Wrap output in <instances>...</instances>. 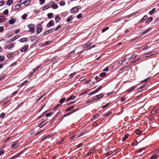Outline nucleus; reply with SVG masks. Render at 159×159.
Masks as SVG:
<instances>
[{"label":"nucleus","instance_id":"1","mask_svg":"<svg viewBox=\"0 0 159 159\" xmlns=\"http://www.w3.org/2000/svg\"><path fill=\"white\" fill-rule=\"evenodd\" d=\"M157 53L156 52H152L143 55V57H146L153 56Z\"/></svg>","mask_w":159,"mask_h":159},{"label":"nucleus","instance_id":"2","mask_svg":"<svg viewBox=\"0 0 159 159\" xmlns=\"http://www.w3.org/2000/svg\"><path fill=\"white\" fill-rule=\"evenodd\" d=\"M81 7L80 6H77L75 7L70 10L71 13L76 12L78 11V10Z\"/></svg>","mask_w":159,"mask_h":159},{"label":"nucleus","instance_id":"3","mask_svg":"<svg viewBox=\"0 0 159 159\" xmlns=\"http://www.w3.org/2000/svg\"><path fill=\"white\" fill-rule=\"evenodd\" d=\"M54 21L53 20H50L48 23L47 24V28H49L51 27L52 26H53L54 25Z\"/></svg>","mask_w":159,"mask_h":159},{"label":"nucleus","instance_id":"4","mask_svg":"<svg viewBox=\"0 0 159 159\" xmlns=\"http://www.w3.org/2000/svg\"><path fill=\"white\" fill-rule=\"evenodd\" d=\"M148 16L147 15L144 16L142 18L139 20V23L140 24H141L144 22L145 20L147 19Z\"/></svg>","mask_w":159,"mask_h":159},{"label":"nucleus","instance_id":"5","mask_svg":"<svg viewBox=\"0 0 159 159\" xmlns=\"http://www.w3.org/2000/svg\"><path fill=\"white\" fill-rule=\"evenodd\" d=\"M61 114V112H58L56 114V115L51 120V122L52 123H53V122H54V120H55L57 117L59 115Z\"/></svg>","mask_w":159,"mask_h":159},{"label":"nucleus","instance_id":"6","mask_svg":"<svg viewBox=\"0 0 159 159\" xmlns=\"http://www.w3.org/2000/svg\"><path fill=\"white\" fill-rule=\"evenodd\" d=\"M54 29V28H53L52 29H51L49 30H46L45 32H44L43 34V35H45L47 34H48L51 33L52 31V30Z\"/></svg>","mask_w":159,"mask_h":159},{"label":"nucleus","instance_id":"7","mask_svg":"<svg viewBox=\"0 0 159 159\" xmlns=\"http://www.w3.org/2000/svg\"><path fill=\"white\" fill-rule=\"evenodd\" d=\"M28 45H26L23 47L22 49H21L20 51L21 52H25L28 49Z\"/></svg>","mask_w":159,"mask_h":159},{"label":"nucleus","instance_id":"8","mask_svg":"<svg viewBox=\"0 0 159 159\" xmlns=\"http://www.w3.org/2000/svg\"><path fill=\"white\" fill-rule=\"evenodd\" d=\"M61 19V18L58 15H57L55 18V21L57 23L59 22L60 21Z\"/></svg>","mask_w":159,"mask_h":159},{"label":"nucleus","instance_id":"9","mask_svg":"<svg viewBox=\"0 0 159 159\" xmlns=\"http://www.w3.org/2000/svg\"><path fill=\"white\" fill-rule=\"evenodd\" d=\"M16 22L15 19L11 18L8 21V22L10 24H13Z\"/></svg>","mask_w":159,"mask_h":159},{"label":"nucleus","instance_id":"10","mask_svg":"<svg viewBox=\"0 0 159 159\" xmlns=\"http://www.w3.org/2000/svg\"><path fill=\"white\" fill-rule=\"evenodd\" d=\"M73 16H70L69 17L67 18L66 20V21L67 22H69L70 21H71L73 19Z\"/></svg>","mask_w":159,"mask_h":159},{"label":"nucleus","instance_id":"11","mask_svg":"<svg viewBox=\"0 0 159 159\" xmlns=\"http://www.w3.org/2000/svg\"><path fill=\"white\" fill-rule=\"evenodd\" d=\"M151 30V29L148 28L147 29L144 30L143 31V32L142 33V34H146V33H148L149 31H150Z\"/></svg>","mask_w":159,"mask_h":159},{"label":"nucleus","instance_id":"12","mask_svg":"<svg viewBox=\"0 0 159 159\" xmlns=\"http://www.w3.org/2000/svg\"><path fill=\"white\" fill-rule=\"evenodd\" d=\"M75 97L74 95H72L67 98L66 100V101L68 102L70 100H74L75 98Z\"/></svg>","mask_w":159,"mask_h":159},{"label":"nucleus","instance_id":"13","mask_svg":"<svg viewBox=\"0 0 159 159\" xmlns=\"http://www.w3.org/2000/svg\"><path fill=\"white\" fill-rule=\"evenodd\" d=\"M30 2H31V1L30 0H26V1L25 2L24 4V5L25 6H27L30 5Z\"/></svg>","mask_w":159,"mask_h":159},{"label":"nucleus","instance_id":"14","mask_svg":"<svg viewBox=\"0 0 159 159\" xmlns=\"http://www.w3.org/2000/svg\"><path fill=\"white\" fill-rule=\"evenodd\" d=\"M99 116V115L98 114H96L93 116L91 119L92 120H95Z\"/></svg>","mask_w":159,"mask_h":159},{"label":"nucleus","instance_id":"15","mask_svg":"<svg viewBox=\"0 0 159 159\" xmlns=\"http://www.w3.org/2000/svg\"><path fill=\"white\" fill-rule=\"evenodd\" d=\"M129 136V134H126L125 136L124 137L122 140V142H124L125 141L126 139L128 138Z\"/></svg>","mask_w":159,"mask_h":159},{"label":"nucleus","instance_id":"16","mask_svg":"<svg viewBox=\"0 0 159 159\" xmlns=\"http://www.w3.org/2000/svg\"><path fill=\"white\" fill-rule=\"evenodd\" d=\"M42 27H40L38 28L37 29V34H39L42 30Z\"/></svg>","mask_w":159,"mask_h":159},{"label":"nucleus","instance_id":"17","mask_svg":"<svg viewBox=\"0 0 159 159\" xmlns=\"http://www.w3.org/2000/svg\"><path fill=\"white\" fill-rule=\"evenodd\" d=\"M156 9L155 8H153L150 11V12L149 13V14L150 15H152V14H153L156 11Z\"/></svg>","mask_w":159,"mask_h":159},{"label":"nucleus","instance_id":"18","mask_svg":"<svg viewBox=\"0 0 159 159\" xmlns=\"http://www.w3.org/2000/svg\"><path fill=\"white\" fill-rule=\"evenodd\" d=\"M53 14L52 13H50L47 14V16L49 19H51L52 18Z\"/></svg>","mask_w":159,"mask_h":159},{"label":"nucleus","instance_id":"19","mask_svg":"<svg viewBox=\"0 0 159 159\" xmlns=\"http://www.w3.org/2000/svg\"><path fill=\"white\" fill-rule=\"evenodd\" d=\"M13 0H8L7 2V5H10L13 3Z\"/></svg>","mask_w":159,"mask_h":159},{"label":"nucleus","instance_id":"20","mask_svg":"<svg viewBox=\"0 0 159 159\" xmlns=\"http://www.w3.org/2000/svg\"><path fill=\"white\" fill-rule=\"evenodd\" d=\"M27 26L28 28L30 29L34 28L35 25L34 24H31L28 25Z\"/></svg>","mask_w":159,"mask_h":159},{"label":"nucleus","instance_id":"21","mask_svg":"<svg viewBox=\"0 0 159 159\" xmlns=\"http://www.w3.org/2000/svg\"><path fill=\"white\" fill-rule=\"evenodd\" d=\"M152 19L153 18L152 17H150L146 21L145 23H147V24H148L152 20Z\"/></svg>","mask_w":159,"mask_h":159},{"label":"nucleus","instance_id":"22","mask_svg":"<svg viewBox=\"0 0 159 159\" xmlns=\"http://www.w3.org/2000/svg\"><path fill=\"white\" fill-rule=\"evenodd\" d=\"M147 85V83H146L143 84V85L141 86L140 87V88L139 89H148V87H149L148 86L147 88L145 87V86H146Z\"/></svg>","mask_w":159,"mask_h":159},{"label":"nucleus","instance_id":"23","mask_svg":"<svg viewBox=\"0 0 159 159\" xmlns=\"http://www.w3.org/2000/svg\"><path fill=\"white\" fill-rule=\"evenodd\" d=\"M15 9L16 10H18L19 9L21 8L20 4V3L16 5L15 6Z\"/></svg>","mask_w":159,"mask_h":159},{"label":"nucleus","instance_id":"24","mask_svg":"<svg viewBox=\"0 0 159 159\" xmlns=\"http://www.w3.org/2000/svg\"><path fill=\"white\" fill-rule=\"evenodd\" d=\"M142 133V132L139 129H137L135 131V133L137 135H139Z\"/></svg>","mask_w":159,"mask_h":159},{"label":"nucleus","instance_id":"25","mask_svg":"<svg viewBox=\"0 0 159 159\" xmlns=\"http://www.w3.org/2000/svg\"><path fill=\"white\" fill-rule=\"evenodd\" d=\"M92 43L91 42H89L87 43H86V44H84L83 46V47L84 48H85L86 47H87V46H89L90 45V44H91Z\"/></svg>","mask_w":159,"mask_h":159},{"label":"nucleus","instance_id":"26","mask_svg":"<svg viewBox=\"0 0 159 159\" xmlns=\"http://www.w3.org/2000/svg\"><path fill=\"white\" fill-rule=\"evenodd\" d=\"M52 4V8L53 9H57L58 8V5L57 4Z\"/></svg>","mask_w":159,"mask_h":159},{"label":"nucleus","instance_id":"27","mask_svg":"<svg viewBox=\"0 0 159 159\" xmlns=\"http://www.w3.org/2000/svg\"><path fill=\"white\" fill-rule=\"evenodd\" d=\"M26 0H20V1H19L18 2V3L19 4L20 3V4L22 5L25 4V1Z\"/></svg>","mask_w":159,"mask_h":159},{"label":"nucleus","instance_id":"28","mask_svg":"<svg viewBox=\"0 0 159 159\" xmlns=\"http://www.w3.org/2000/svg\"><path fill=\"white\" fill-rule=\"evenodd\" d=\"M5 19V17L4 16H0V22H3Z\"/></svg>","mask_w":159,"mask_h":159},{"label":"nucleus","instance_id":"29","mask_svg":"<svg viewBox=\"0 0 159 159\" xmlns=\"http://www.w3.org/2000/svg\"><path fill=\"white\" fill-rule=\"evenodd\" d=\"M98 90H94V91L89 93L88 94V95H93V94H95V93H97V92H98Z\"/></svg>","mask_w":159,"mask_h":159},{"label":"nucleus","instance_id":"30","mask_svg":"<svg viewBox=\"0 0 159 159\" xmlns=\"http://www.w3.org/2000/svg\"><path fill=\"white\" fill-rule=\"evenodd\" d=\"M141 59V58L140 57H139L138 59L134 60V61H133L131 62V63L133 64L134 63H135L137 62H138V61H139L140 59Z\"/></svg>","mask_w":159,"mask_h":159},{"label":"nucleus","instance_id":"31","mask_svg":"<svg viewBox=\"0 0 159 159\" xmlns=\"http://www.w3.org/2000/svg\"><path fill=\"white\" fill-rule=\"evenodd\" d=\"M106 75V73L105 72H103L100 73L99 75L100 77H103L105 76Z\"/></svg>","mask_w":159,"mask_h":159},{"label":"nucleus","instance_id":"32","mask_svg":"<svg viewBox=\"0 0 159 159\" xmlns=\"http://www.w3.org/2000/svg\"><path fill=\"white\" fill-rule=\"evenodd\" d=\"M74 108V107L73 106H71L69 108L66 109V111L67 112L70 111L73 109Z\"/></svg>","mask_w":159,"mask_h":159},{"label":"nucleus","instance_id":"33","mask_svg":"<svg viewBox=\"0 0 159 159\" xmlns=\"http://www.w3.org/2000/svg\"><path fill=\"white\" fill-rule=\"evenodd\" d=\"M109 29V27H106L105 28H103L102 29V33H103L105 32L107 30H108Z\"/></svg>","mask_w":159,"mask_h":159},{"label":"nucleus","instance_id":"34","mask_svg":"<svg viewBox=\"0 0 159 159\" xmlns=\"http://www.w3.org/2000/svg\"><path fill=\"white\" fill-rule=\"evenodd\" d=\"M95 79L97 81V82H98L100 80H102V79L99 77L96 76L95 78Z\"/></svg>","mask_w":159,"mask_h":159},{"label":"nucleus","instance_id":"35","mask_svg":"<svg viewBox=\"0 0 159 159\" xmlns=\"http://www.w3.org/2000/svg\"><path fill=\"white\" fill-rule=\"evenodd\" d=\"M76 74V73L75 72H74L73 73H72L71 74H70L69 76V77L71 78H72V77H73Z\"/></svg>","mask_w":159,"mask_h":159},{"label":"nucleus","instance_id":"36","mask_svg":"<svg viewBox=\"0 0 159 159\" xmlns=\"http://www.w3.org/2000/svg\"><path fill=\"white\" fill-rule=\"evenodd\" d=\"M158 158V156L157 155H154L152 156L150 158V159H156Z\"/></svg>","mask_w":159,"mask_h":159},{"label":"nucleus","instance_id":"37","mask_svg":"<svg viewBox=\"0 0 159 159\" xmlns=\"http://www.w3.org/2000/svg\"><path fill=\"white\" fill-rule=\"evenodd\" d=\"M27 41V38H23L20 39V42L22 43L25 42Z\"/></svg>","mask_w":159,"mask_h":159},{"label":"nucleus","instance_id":"38","mask_svg":"<svg viewBox=\"0 0 159 159\" xmlns=\"http://www.w3.org/2000/svg\"><path fill=\"white\" fill-rule=\"evenodd\" d=\"M98 99V95H96V96H94L92 97V101H94V100H97Z\"/></svg>","mask_w":159,"mask_h":159},{"label":"nucleus","instance_id":"39","mask_svg":"<svg viewBox=\"0 0 159 159\" xmlns=\"http://www.w3.org/2000/svg\"><path fill=\"white\" fill-rule=\"evenodd\" d=\"M3 14L5 15H7L8 14V10L7 9H6L3 12Z\"/></svg>","mask_w":159,"mask_h":159},{"label":"nucleus","instance_id":"40","mask_svg":"<svg viewBox=\"0 0 159 159\" xmlns=\"http://www.w3.org/2000/svg\"><path fill=\"white\" fill-rule=\"evenodd\" d=\"M62 25H58L57 27L54 29V31H55L57 30H58L60 28H61V27Z\"/></svg>","mask_w":159,"mask_h":159},{"label":"nucleus","instance_id":"41","mask_svg":"<svg viewBox=\"0 0 159 159\" xmlns=\"http://www.w3.org/2000/svg\"><path fill=\"white\" fill-rule=\"evenodd\" d=\"M27 16V15L26 14H25L22 16V18L23 20H25Z\"/></svg>","mask_w":159,"mask_h":159},{"label":"nucleus","instance_id":"42","mask_svg":"<svg viewBox=\"0 0 159 159\" xmlns=\"http://www.w3.org/2000/svg\"><path fill=\"white\" fill-rule=\"evenodd\" d=\"M18 35H16L13 38L10 39V40L11 41H14L15 40L18 38V37L16 38V36H17Z\"/></svg>","mask_w":159,"mask_h":159},{"label":"nucleus","instance_id":"43","mask_svg":"<svg viewBox=\"0 0 159 159\" xmlns=\"http://www.w3.org/2000/svg\"><path fill=\"white\" fill-rule=\"evenodd\" d=\"M13 55L12 53L9 54L7 55V57L8 58H10L12 57Z\"/></svg>","mask_w":159,"mask_h":159},{"label":"nucleus","instance_id":"44","mask_svg":"<svg viewBox=\"0 0 159 159\" xmlns=\"http://www.w3.org/2000/svg\"><path fill=\"white\" fill-rule=\"evenodd\" d=\"M15 46V45L13 43L10 44L9 45V46L8 48L9 49H10L11 48H13Z\"/></svg>","mask_w":159,"mask_h":159},{"label":"nucleus","instance_id":"45","mask_svg":"<svg viewBox=\"0 0 159 159\" xmlns=\"http://www.w3.org/2000/svg\"><path fill=\"white\" fill-rule=\"evenodd\" d=\"M44 125H45L44 123L43 122L42 123H41L39 124L38 125V127L40 128V127H41L43 126Z\"/></svg>","mask_w":159,"mask_h":159},{"label":"nucleus","instance_id":"46","mask_svg":"<svg viewBox=\"0 0 159 159\" xmlns=\"http://www.w3.org/2000/svg\"><path fill=\"white\" fill-rule=\"evenodd\" d=\"M5 58L3 56H0V62H2L4 61Z\"/></svg>","mask_w":159,"mask_h":159},{"label":"nucleus","instance_id":"47","mask_svg":"<svg viewBox=\"0 0 159 159\" xmlns=\"http://www.w3.org/2000/svg\"><path fill=\"white\" fill-rule=\"evenodd\" d=\"M91 80H87L85 82V84H87V86H89V84L91 82Z\"/></svg>","mask_w":159,"mask_h":159},{"label":"nucleus","instance_id":"48","mask_svg":"<svg viewBox=\"0 0 159 159\" xmlns=\"http://www.w3.org/2000/svg\"><path fill=\"white\" fill-rule=\"evenodd\" d=\"M65 2H64L61 1L60 2V5L61 6H64L65 5Z\"/></svg>","mask_w":159,"mask_h":159},{"label":"nucleus","instance_id":"49","mask_svg":"<svg viewBox=\"0 0 159 159\" xmlns=\"http://www.w3.org/2000/svg\"><path fill=\"white\" fill-rule=\"evenodd\" d=\"M61 105V104H59L57 105L54 107L53 108V110L57 109Z\"/></svg>","mask_w":159,"mask_h":159},{"label":"nucleus","instance_id":"50","mask_svg":"<svg viewBox=\"0 0 159 159\" xmlns=\"http://www.w3.org/2000/svg\"><path fill=\"white\" fill-rule=\"evenodd\" d=\"M151 78V77H149L147 78L146 79H145L144 80H143V81H142L141 82H146L147 81L149 80Z\"/></svg>","mask_w":159,"mask_h":159},{"label":"nucleus","instance_id":"51","mask_svg":"<svg viewBox=\"0 0 159 159\" xmlns=\"http://www.w3.org/2000/svg\"><path fill=\"white\" fill-rule=\"evenodd\" d=\"M37 39V37L36 36H32L30 37V39L31 40H35Z\"/></svg>","mask_w":159,"mask_h":159},{"label":"nucleus","instance_id":"52","mask_svg":"<svg viewBox=\"0 0 159 159\" xmlns=\"http://www.w3.org/2000/svg\"><path fill=\"white\" fill-rule=\"evenodd\" d=\"M5 2L4 1H0V6H2L5 4Z\"/></svg>","mask_w":159,"mask_h":159},{"label":"nucleus","instance_id":"53","mask_svg":"<svg viewBox=\"0 0 159 159\" xmlns=\"http://www.w3.org/2000/svg\"><path fill=\"white\" fill-rule=\"evenodd\" d=\"M125 97H122L120 99V100L121 102H123L125 100Z\"/></svg>","mask_w":159,"mask_h":159},{"label":"nucleus","instance_id":"54","mask_svg":"<svg viewBox=\"0 0 159 159\" xmlns=\"http://www.w3.org/2000/svg\"><path fill=\"white\" fill-rule=\"evenodd\" d=\"M52 114V112H50L49 113H47L46 115V116L47 117H48L50 116H51Z\"/></svg>","mask_w":159,"mask_h":159},{"label":"nucleus","instance_id":"55","mask_svg":"<svg viewBox=\"0 0 159 159\" xmlns=\"http://www.w3.org/2000/svg\"><path fill=\"white\" fill-rule=\"evenodd\" d=\"M5 116V114L3 112L0 115V118L4 117Z\"/></svg>","mask_w":159,"mask_h":159},{"label":"nucleus","instance_id":"56","mask_svg":"<svg viewBox=\"0 0 159 159\" xmlns=\"http://www.w3.org/2000/svg\"><path fill=\"white\" fill-rule=\"evenodd\" d=\"M48 9V5H47L43 7V8H42V10L43 11H45Z\"/></svg>","mask_w":159,"mask_h":159},{"label":"nucleus","instance_id":"57","mask_svg":"<svg viewBox=\"0 0 159 159\" xmlns=\"http://www.w3.org/2000/svg\"><path fill=\"white\" fill-rule=\"evenodd\" d=\"M65 100L66 99L65 98H62L60 99V102L61 103H62L65 101Z\"/></svg>","mask_w":159,"mask_h":159},{"label":"nucleus","instance_id":"58","mask_svg":"<svg viewBox=\"0 0 159 159\" xmlns=\"http://www.w3.org/2000/svg\"><path fill=\"white\" fill-rule=\"evenodd\" d=\"M18 143V142H15L14 143L12 144L11 145V148L14 147Z\"/></svg>","mask_w":159,"mask_h":159},{"label":"nucleus","instance_id":"59","mask_svg":"<svg viewBox=\"0 0 159 159\" xmlns=\"http://www.w3.org/2000/svg\"><path fill=\"white\" fill-rule=\"evenodd\" d=\"M86 78V77L85 76H84L81 78H80V79H79V81H82L83 80H84Z\"/></svg>","mask_w":159,"mask_h":159},{"label":"nucleus","instance_id":"60","mask_svg":"<svg viewBox=\"0 0 159 159\" xmlns=\"http://www.w3.org/2000/svg\"><path fill=\"white\" fill-rule=\"evenodd\" d=\"M144 148H140L136 151V152H141L144 149Z\"/></svg>","mask_w":159,"mask_h":159},{"label":"nucleus","instance_id":"61","mask_svg":"<svg viewBox=\"0 0 159 159\" xmlns=\"http://www.w3.org/2000/svg\"><path fill=\"white\" fill-rule=\"evenodd\" d=\"M82 15L81 14H79L77 16V18L78 19L82 17Z\"/></svg>","mask_w":159,"mask_h":159},{"label":"nucleus","instance_id":"62","mask_svg":"<svg viewBox=\"0 0 159 159\" xmlns=\"http://www.w3.org/2000/svg\"><path fill=\"white\" fill-rule=\"evenodd\" d=\"M114 92L112 91L109 93H107L106 94L107 96H109L111 95L113 93H114Z\"/></svg>","mask_w":159,"mask_h":159},{"label":"nucleus","instance_id":"63","mask_svg":"<svg viewBox=\"0 0 159 159\" xmlns=\"http://www.w3.org/2000/svg\"><path fill=\"white\" fill-rule=\"evenodd\" d=\"M110 105V103H107L106 104V105H104V106H103L102 107V108H105V107H107L108 106H109Z\"/></svg>","mask_w":159,"mask_h":159},{"label":"nucleus","instance_id":"64","mask_svg":"<svg viewBox=\"0 0 159 159\" xmlns=\"http://www.w3.org/2000/svg\"><path fill=\"white\" fill-rule=\"evenodd\" d=\"M53 4L52 3H51L50 2L48 4V8H50V7H52V4Z\"/></svg>","mask_w":159,"mask_h":159}]
</instances>
